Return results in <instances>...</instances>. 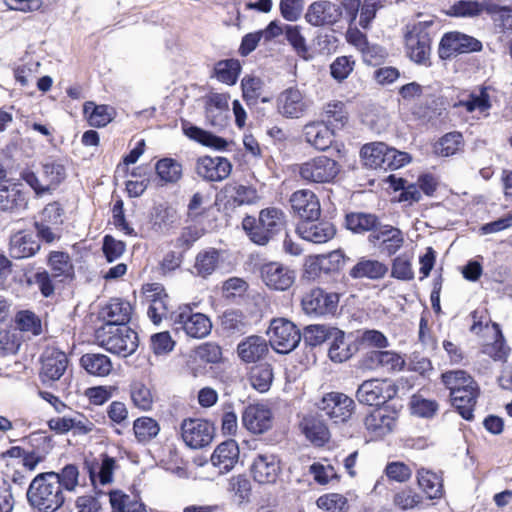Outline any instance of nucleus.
<instances>
[{
  "instance_id": "obj_1",
  "label": "nucleus",
  "mask_w": 512,
  "mask_h": 512,
  "mask_svg": "<svg viewBox=\"0 0 512 512\" xmlns=\"http://www.w3.org/2000/svg\"><path fill=\"white\" fill-rule=\"evenodd\" d=\"M26 497L29 505L37 512H55L65 502L54 471L38 474L30 483Z\"/></svg>"
},
{
  "instance_id": "obj_2",
  "label": "nucleus",
  "mask_w": 512,
  "mask_h": 512,
  "mask_svg": "<svg viewBox=\"0 0 512 512\" xmlns=\"http://www.w3.org/2000/svg\"><path fill=\"white\" fill-rule=\"evenodd\" d=\"M285 226V213L277 207L264 208L257 218L247 215L242 220V228L249 240L261 246L268 244Z\"/></svg>"
},
{
  "instance_id": "obj_3",
  "label": "nucleus",
  "mask_w": 512,
  "mask_h": 512,
  "mask_svg": "<svg viewBox=\"0 0 512 512\" xmlns=\"http://www.w3.org/2000/svg\"><path fill=\"white\" fill-rule=\"evenodd\" d=\"M96 337L101 347L124 358L133 354L138 347L137 333L127 325L102 327Z\"/></svg>"
},
{
  "instance_id": "obj_4",
  "label": "nucleus",
  "mask_w": 512,
  "mask_h": 512,
  "mask_svg": "<svg viewBox=\"0 0 512 512\" xmlns=\"http://www.w3.org/2000/svg\"><path fill=\"white\" fill-rule=\"evenodd\" d=\"M170 319L176 331L182 330L190 338H204L210 334L212 329L210 319L203 313L193 312L188 305L171 312Z\"/></svg>"
},
{
  "instance_id": "obj_5",
  "label": "nucleus",
  "mask_w": 512,
  "mask_h": 512,
  "mask_svg": "<svg viewBox=\"0 0 512 512\" xmlns=\"http://www.w3.org/2000/svg\"><path fill=\"white\" fill-rule=\"evenodd\" d=\"M431 25L430 22H419L405 36L407 55L417 64L430 65Z\"/></svg>"
},
{
  "instance_id": "obj_6",
  "label": "nucleus",
  "mask_w": 512,
  "mask_h": 512,
  "mask_svg": "<svg viewBox=\"0 0 512 512\" xmlns=\"http://www.w3.org/2000/svg\"><path fill=\"white\" fill-rule=\"evenodd\" d=\"M271 347L280 354L293 351L302 339V333L297 326L284 318L273 319L269 326Z\"/></svg>"
},
{
  "instance_id": "obj_7",
  "label": "nucleus",
  "mask_w": 512,
  "mask_h": 512,
  "mask_svg": "<svg viewBox=\"0 0 512 512\" xmlns=\"http://www.w3.org/2000/svg\"><path fill=\"white\" fill-rule=\"evenodd\" d=\"M30 192L20 181L12 179L0 181V211L19 214L28 209Z\"/></svg>"
},
{
  "instance_id": "obj_8",
  "label": "nucleus",
  "mask_w": 512,
  "mask_h": 512,
  "mask_svg": "<svg viewBox=\"0 0 512 512\" xmlns=\"http://www.w3.org/2000/svg\"><path fill=\"white\" fill-rule=\"evenodd\" d=\"M340 171L337 161L327 156H318L301 164L299 174L310 183H330Z\"/></svg>"
},
{
  "instance_id": "obj_9",
  "label": "nucleus",
  "mask_w": 512,
  "mask_h": 512,
  "mask_svg": "<svg viewBox=\"0 0 512 512\" xmlns=\"http://www.w3.org/2000/svg\"><path fill=\"white\" fill-rule=\"evenodd\" d=\"M483 48L480 40L459 31L447 32L443 35L438 49L441 59H448L457 54L479 52Z\"/></svg>"
},
{
  "instance_id": "obj_10",
  "label": "nucleus",
  "mask_w": 512,
  "mask_h": 512,
  "mask_svg": "<svg viewBox=\"0 0 512 512\" xmlns=\"http://www.w3.org/2000/svg\"><path fill=\"white\" fill-rule=\"evenodd\" d=\"M354 407L353 399L339 392L326 394L318 405L321 416L328 417L334 423L346 422L351 417Z\"/></svg>"
},
{
  "instance_id": "obj_11",
  "label": "nucleus",
  "mask_w": 512,
  "mask_h": 512,
  "mask_svg": "<svg viewBox=\"0 0 512 512\" xmlns=\"http://www.w3.org/2000/svg\"><path fill=\"white\" fill-rule=\"evenodd\" d=\"M339 302L337 293H328L316 288L308 292L301 301L304 312L308 315H334Z\"/></svg>"
},
{
  "instance_id": "obj_12",
  "label": "nucleus",
  "mask_w": 512,
  "mask_h": 512,
  "mask_svg": "<svg viewBox=\"0 0 512 512\" xmlns=\"http://www.w3.org/2000/svg\"><path fill=\"white\" fill-rule=\"evenodd\" d=\"M181 435L187 446L200 449L212 442L214 427L206 420L185 419L181 424Z\"/></svg>"
},
{
  "instance_id": "obj_13",
  "label": "nucleus",
  "mask_w": 512,
  "mask_h": 512,
  "mask_svg": "<svg viewBox=\"0 0 512 512\" xmlns=\"http://www.w3.org/2000/svg\"><path fill=\"white\" fill-rule=\"evenodd\" d=\"M395 390L386 380L370 379L359 385L356 391L357 400L369 406L385 403L392 398Z\"/></svg>"
},
{
  "instance_id": "obj_14",
  "label": "nucleus",
  "mask_w": 512,
  "mask_h": 512,
  "mask_svg": "<svg viewBox=\"0 0 512 512\" xmlns=\"http://www.w3.org/2000/svg\"><path fill=\"white\" fill-rule=\"evenodd\" d=\"M145 299L150 303L147 315L155 325H159L162 319L169 316V297L159 283H151L143 286Z\"/></svg>"
},
{
  "instance_id": "obj_15",
  "label": "nucleus",
  "mask_w": 512,
  "mask_h": 512,
  "mask_svg": "<svg viewBox=\"0 0 512 512\" xmlns=\"http://www.w3.org/2000/svg\"><path fill=\"white\" fill-rule=\"evenodd\" d=\"M368 240L374 246L378 244L380 253L392 256L402 248L404 235L399 228L381 223L376 233L369 235Z\"/></svg>"
},
{
  "instance_id": "obj_16",
  "label": "nucleus",
  "mask_w": 512,
  "mask_h": 512,
  "mask_svg": "<svg viewBox=\"0 0 512 512\" xmlns=\"http://www.w3.org/2000/svg\"><path fill=\"white\" fill-rule=\"evenodd\" d=\"M309 105L298 88L290 87L277 98V111L288 119H298L308 110Z\"/></svg>"
},
{
  "instance_id": "obj_17",
  "label": "nucleus",
  "mask_w": 512,
  "mask_h": 512,
  "mask_svg": "<svg viewBox=\"0 0 512 512\" xmlns=\"http://www.w3.org/2000/svg\"><path fill=\"white\" fill-rule=\"evenodd\" d=\"M196 173L199 177L209 182H219L226 179L231 171V162L224 157L204 156L200 157L196 163Z\"/></svg>"
},
{
  "instance_id": "obj_18",
  "label": "nucleus",
  "mask_w": 512,
  "mask_h": 512,
  "mask_svg": "<svg viewBox=\"0 0 512 512\" xmlns=\"http://www.w3.org/2000/svg\"><path fill=\"white\" fill-rule=\"evenodd\" d=\"M289 201L293 212L299 216L303 222L307 220H318L320 217V202L316 194L311 190H297L290 196Z\"/></svg>"
},
{
  "instance_id": "obj_19",
  "label": "nucleus",
  "mask_w": 512,
  "mask_h": 512,
  "mask_svg": "<svg viewBox=\"0 0 512 512\" xmlns=\"http://www.w3.org/2000/svg\"><path fill=\"white\" fill-rule=\"evenodd\" d=\"M342 18L341 6L327 0L312 3L305 14L306 21L312 26L332 25Z\"/></svg>"
},
{
  "instance_id": "obj_20",
  "label": "nucleus",
  "mask_w": 512,
  "mask_h": 512,
  "mask_svg": "<svg viewBox=\"0 0 512 512\" xmlns=\"http://www.w3.org/2000/svg\"><path fill=\"white\" fill-rule=\"evenodd\" d=\"M280 471V459L270 452L258 453L251 466L254 480L261 484L274 483Z\"/></svg>"
},
{
  "instance_id": "obj_21",
  "label": "nucleus",
  "mask_w": 512,
  "mask_h": 512,
  "mask_svg": "<svg viewBox=\"0 0 512 512\" xmlns=\"http://www.w3.org/2000/svg\"><path fill=\"white\" fill-rule=\"evenodd\" d=\"M244 427L254 434H262L272 427L270 408L264 404H250L242 413Z\"/></svg>"
},
{
  "instance_id": "obj_22",
  "label": "nucleus",
  "mask_w": 512,
  "mask_h": 512,
  "mask_svg": "<svg viewBox=\"0 0 512 512\" xmlns=\"http://www.w3.org/2000/svg\"><path fill=\"white\" fill-rule=\"evenodd\" d=\"M395 411L386 407L376 408L364 419L365 428L375 438H382L391 433L396 425Z\"/></svg>"
},
{
  "instance_id": "obj_23",
  "label": "nucleus",
  "mask_w": 512,
  "mask_h": 512,
  "mask_svg": "<svg viewBox=\"0 0 512 512\" xmlns=\"http://www.w3.org/2000/svg\"><path fill=\"white\" fill-rule=\"evenodd\" d=\"M261 277L268 287L279 291L290 288L295 280L294 271L278 262L264 264Z\"/></svg>"
},
{
  "instance_id": "obj_24",
  "label": "nucleus",
  "mask_w": 512,
  "mask_h": 512,
  "mask_svg": "<svg viewBox=\"0 0 512 512\" xmlns=\"http://www.w3.org/2000/svg\"><path fill=\"white\" fill-rule=\"evenodd\" d=\"M41 362L40 376L42 381H56L64 374L68 365V358L64 352L51 347L45 349Z\"/></svg>"
},
{
  "instance_id": "obj_25",
  "label": "nucleus",
  "mask_w": 512,
  "mask_h": 512,
  "mask_svg": "<svg viewBox=\"0 0 512 512\" xmlns=\"http://www.w3.org/2000/svg\"><path fill=\"white\" fill-rule=\"evenodd\" d=\"M317 220H307L298 224L297 233L299 236L315 244L326 243L331 240L336 233V229L331 222Z\"/></svg>"
},
{
  "instance_id": "obj_26",
  "label": "nucleus",
  "mask_w": 512,
  "mask_h": 512,
  "mask_svg": "<svg viewBox=\"0 0 512 512\" xmlns=\"http://www.w3.org/2000/svg\"><path fill=\"white\" fill-rule=\"evenodd\" d=\"M41 248L38 240L32 233L23 230L17 231L10 236L9 255L13 259H25L36 255Z\"/></svg>"
},
{
  "instance_id": "obj_27",
  "label": "nucleus",
  "mask_w": 512,
  "mask_h": 512,
  "mask_svg": "<svg viewBox=\"0 0 512 512\" xmlns=\"http://www.w3.org/2000/svg\"><path fill=\"white\" fill-rule=\"evenodd\" d=\"M132 307L129 302L119 298L111 299L99 312V318L106 324L104 327L125 326L131 317Z\"/></svg>"
},
{
  "instance_id": "obj_28",
  "label": "nucleus",
  "mask_w": 512,
  "mask_h": 512,
  "mask_svg": "<svg viewBox=\"0 0 512 512\" xmlns=\"http://www.w3.org/2000/svg\"><path fill=\"white\" fill-rule=\"evenodd\" d=\"M497 9L498 5L491 1L457 0L448 8L446 14L451 17L474 18L484 11L494 14Z\"/></svg>"
},
{
  "instance_id": "obj_29",
  "label": "nucleus",
  "mask_w": 512,
  "mask_h": 512,
  "mask_svg": "<svg viewBox=\"0 0 512 512\" xmlns=\"http://www.w3.org/2000/svg\"><path fill=\"white\" fill-rule=\"evenodd\" d=\"M303 135L307 143L318 150L328 149L334 138V130L321 121L307 123L303 127Z\"/></svg>"
},
{
  "instance_id": "obj_30",
  "label": "nucleus",
  "mask_w": 512,
  "mask_h": 512,
  "mask_svg": "<svg viewBox=\"0 0 512 512\" xmlns=\"http://www.w3.org/2000/svg\"><path fill=\"white\" fill-rule=\"evenodd\" d=\"M239 447L235 440H227L219 444L211 455V463L221 473L229 472L239 460Z\"/></svg>"
},
{
  "instance_id": "obj_31",
  "label": "nucleus",
  "mask_w": 512,
  "mask_h": 512,
  "mask_svg": "<svg viewBox=\"0 0 512 512\" xmlns=\"http://www.w3.org/2000/svg\"><path fill=\"white\" fill-rule=\"evenodd\" d=\"M268 351L269 348L266 339L258 335L246 337L237 346L239 358L246 363L261 360L266 356Z\"/></svg>"
},
{
  "instance_id": "obj_32",
  "label": "nucleus",
  "mask_w": 512,
  "mask_h": 512,
  "mask_svg": "<svg viewBox=\"0 0 512 512\" xmlns=\"http://www.w3.org/2000/svg\"><path fill=\"white\" fill-rule=\"evenodd\" d=\"M380 218L368 212H350L345 216V227L354 234L376 233L381 225Z\"/></svg>"
},
{
  "instance_id": "obj_33",
  "label": "nucleus",
  "mask_w": 512,
  "mask_h": 512,
  "mask_svg": "<svg viewBox=\"0 0 512 512\" xmlns=\"http://www.w3.org/2000/svg\"><path fill=\"white\" fill-rule=\"evenodd\" d=\"M305 437L315 446H324L330 439V432L322 419L316 416H306L300 423Z\"/></svg>"
},
{
  "instance_id": "obj_34",
  "label": "nucleus",
  "mask_w": 512,
  "mask_h": 512,
  "mask_svg": "<svg viewBox=\"0 0 512 512\" xmlns=\"http://www.w3.org/2000/svg\"><path fill=\"white\" fill-rule=\"evenodd\" d=\"M480 390L478 384L474 385L471 389L465 390L456 389V392L450 395L452 405L457 409L458 413L465 420H472L474 415V407L477 402Z\"/></svg>"
},
{
  "instance_id": "obj_35",
  "label": "nucleus",
  "mask_w": 512,
  "mask_h": 512,
  "mask_svg": "<svg viewBox=\"0 0 512 512\" xmlns=\"http://www.w3.org/2000/svg\"><path fill=\"white\" fill-rule=\"evenodd\" d=\"M47 265L54 279L60 282L72 280L75 276L74 266L68 253L51 251L47 259Z\"/></svg>"
},
{
  "instance_id": "obj_36",
  "label": "nucleus",
  "mask_w": 512,
  "mask_h": 512,
  "mask_svg": "<svg viewBox=\"0 0 512 512\" xmlns=\"http://www.w3.org/2000/svg\"><path fill=\"white\" fill-rule=\"evenodd\" d=\"M320 115L321 122H324L332 130L343 128L349 119L346 104L338 100L324 104Z\"/></svg>"
},
{
  "instance_id": "obj_37",
  "label": "nucleus",
  "mask_w": 512,
  "mask_h": 512,
  "mask_svg": "<svg viewBox=\"0 0 512 512\" xmlns=\"http://www.w3.org/2000/svg\"><path fill=\"white\" fill-rule=\"evenodd\" d=\"M101 457V463L96 461L91 463L88 461L85 462L89 478L93 485L96 484V481H99L101 485H106L113 480V471L116 464L115 459L106 454L101 455Z\"/></svg>"
},
{
  "instance_id": "obj_38",
  "label": "nucleus",
  "mask_w": 512,
  "mask_h": 512,
  "mask_svg": "<svg viewBox=\"0 0 512 512\" xmlns=\"http://www.w3.org/2000/svg\"><path fill=\"white\" fill-rule=\"evenodd\" d=\"M417 482L429 499H440L443 496V480L437 473L420 468L417 471Z\"/></svg>"
},
{
  "instance_id": "obj_39",
  "label": "nucleus",
  "mask_w": 512,
  "mask_h": 512,
  "mask_svg": "<svg viewBox=\"0 0 512 512\" xmlns=\"http://www.w3.org/2000/svg\"><path fill=\"white\" fill-rule=\"evenodd\" d=\"M80 364L88 374L98 377L109 375L113 368L110 358L100 353L82 355Z\"/></svg>"
},
{
  "instance_id": "obj_40",
  "label": "nucleus",
  "mask_w": 512,
  "mask_h": 512,
  "mask_svg": "<svg viewBox=\"0 0 512 512\" xmlns=\"http://www.w3.org/2000/svg\"><path fill=\"white\" fill-rule=\"evenodd\" d=\"M387 270L386 265L377 260L363 259L353 266L349 275L354 279H380L384 277Z\"/></svg>"
},
{
  "instance_id": "obj_41",
  "label": "nucleus",
  "mask_w": 512,
  "mask_h": 512,
  "mask_svg": "<svg viewBox=\"0 0 512 512\" xmlns=\"http://www.w3.org/2000/svg\"><path fill=\"white\" fill-rule=\"evenodd\" d=\"M328 342L330 343L328 356L331 361L342 363L353 355L352 348L345 341L344 332L338 328L332 330L331 339Z\"/></svg>"
},
{
  "instance_id": "obj_42",
  "label": "nucleus",
  "mask_w": 512,
  "mask_h": 512,
  "mask_svg": "<svg viewBox=\"0 0 512 512\" xmlns=\"http://www.w3.org/2000/svg\"><path fill=\"white\" fill-rule=\"evenodd\" d=\"M223 331L229 335L244 334L248 328L246 316L239 310H227L220 317Z\"/></svg>"
},
{
  "instance_id": "obj_43",
  "label": "nucleus",
  "mask_w": 512,
  "mask_h": 512,
  "mask_svg": "<svg viewBox=\"0 0 512 512\" xmlns=\"http://www.w3.org/2000/svg\"><path fill=\"white\" fill-rule=\"evenodd\" d=\"M455 106H461L467 112L472 113L476 110L485 112L491 108L490 96L488 88L481 86L471 91L466 99L460 100Z\"/></svg>"
},
{
  "instance_id": "obj_44",
  "label": "nucleus",
  "mask_w": 512,
  "mask_h": 512,
  "mask_svg": "<svg viewBox=\"0 0 512 512\" xmlns=\"http://www.w3.org/2000/svg\"><path fill=\"white\" fill-rule=\"evenodd\" d=\"M220 252L215 248H209L197 254L194 269L198 276L207 278L218 267Z\"/></svg>"
},
{
  "instance_id": "obj_45",
  "label": "nucleus",
  "mask_w": 512,
  "mask_h": 512,
  "mask_svg": "<svg viewBox=\"0 0 512 512\" xmlns=\"http://www.w3.org/2000/svg\"><path fill=\"white\" fill-rule=\"evenodd\" d=\"M84 114L88 116L89 123L94 127H104L110 123L114 117V109L108 105H96L88 101L84 104Z\"/></svg>"
},
{
  "instance_id": "obj_46",
  "label": "nucleus",
  "mask_w": 512,
  "mask_h": 512,
  "mask_svg": "<svg viewBox=\"0 0 512 512\" xmlns=\"http://www.w3.org/2000/svg\"><path fill=\"white\" fill-rule=\"evenodd\" d=\"M184 132L189 138L204 146L215 148L217 150H225L228 145V142L224 138L216 136L197 126L191 125L189 127H185Z\"/></svg>"
},
{
  "instance_id": "obj_47",
  "label": "nucleus",
  "mask_w": 512,
  "mask_h": 512,
  "mask_svg": "<svg viewBox=\"0 0 512 512\" xmlns=\"http://www.w3.org/2000/svg\"><path fill=\"white\" fill-rule=\"evenodd\" d=\"M176 220V211L171 207L157 206L151 214L152 229L159 233H165L171 229Z\"/></svg>"
},
{
  "instance_id": "obj_48",
  "label": "nucleus",
  "mask_w": 512,
  "mask_h": 512,
  "mask_svg": "<svg viewBox=\"0 0 512 512\" xmlns=\"http://www.w3.org/2000/svg\"><path fill=\"white\" fill-rule=\"evenodd\" d=\"M442 382L447 389H449L450 395L456 392V389H471L477 384V382L464 370H452L443 373Z\"/></svg>"
},
{
  "instance_id": "obj_49",
  "label": "nucleus",
  "mask_w": 512,
  "mask_h": 512,
  "mask_svg": "<svg viewBox=\"0 0 512 512\" xmlns=\"http://www.w3.org/2000/svg\"><path fill=\"white\" fill-rule=\"evenodd\" d=\"M251 386L260 393L267 392L273 381V370L269 364L254 366L249 374Z\"/></svg>"
},
{
  "instance_id": "obj_50",
  "label": "nucleus",
  "mask_w": 512,
  "mask_h": 512,
  "mask_svg": "<svg viewBox=\"0 0 512 512\" xmlns=\"http://www.w3.org/2000/svg\"><path fill=\"white\" fill-rule=\"evenodd\" d=\"M387 151V145L383 142H375L365 144L360 151L361 157L363 158L365 165L374 168L381 169L385 162V153Z\"/></svg>"
},
{
  "instance_id": "obj_51",
  "label": "nucleus",
  "mask_w": 512,
  "mask_h": 512,
  "mask_svg": "<svg viewBox=\"0 0 512 512\" xmlns=\"http://www.w3.org/2000/svg\"><path fill=\"white\" fill-rule=\"evenodd\" d=\"M133 430L139 442L148 443L159 434L160 426L153 418L140 417L134 421Z\"/></svg>"
},
{
  "instance_id": "obj_52",
  "label": "nucleus",
  "mask_w": 512,
  "mask_h": 512,
  "mask_svg": "<svg viewBox=\"0 0 512 512\" xmlns=\"http://www.w3.org/2000/svg\"><path fill=\"white\" fill-rule=\"evenodd\" d=\"M214 70L220 82L234 85L241 71V65L236 59L221 60L215 65Z\"/></svg>"
},
{
  "instance_id": "obj_53",
  "label": "nucleus",
  "mask_w": 512,
  "mask_h": 512,
  "mask_svg": "<svg viewBox=\"0 0 512 512\" xmlns=\"http://www.w3.org/2000/svg\"><path fill=\"white\" fill-rule=\"evenodd\" d=\"M332 330H335V328L325 325H309L304 328L302 338L304 343L308 346H320L323 343L330 341Z\"/></svg>"
},
{
  "instance_id": "obj_54",
  "label": "nucleus",
  "mask_w": 512,
  "mask_h": 512,
  "mask_svg": "<svg viewBox=\"0 0 512 512\" xmlns=\"http://www.w3.org/2000/svg\"><path fill=\"white\" fill-rule=\"evenodd\" d=\"M155 170L165 183H176L182 176V166L172 158H163L156 163Z\"/></svg>"
},
{
  "instance_id": "obj_55",
  "label": "nucleus",
  "mask_w": 512,
  "mask_h": 512,
  "mask_svg": "<svg viewBox=\"0 0 512 512\" xmlns=\"http://www.w3.org/2000/svg\"><path fill=\"white\" fill-rule=\"evenodd\" d=\"M243 98L249 107L258 103L262 95L263 81L257 77H245L241 82Z\"/></svg>"
},
{
  "instance_id": "obj_56",
  "label": "nucleus",
  "mask_w": 512,
  "mask_h": 512,
  "mask_svg": "<svg viewBox=\"0 0 512 512\" xmlns=\"http://www.w3.org/2000/svg\"><path fill=\"white\" fill-rule=\"evenodd\" d=\"M42 177L53 192L66 177L65 167L57 162H46L42 165Z\"/></svg>"
},
{
  "instance_id": "obj_57",
  "label": "nucleus",
  "mask_w": 512,
  "mask_h": 512,
  "mask_svg": "<svg viewBox=\"0 0 512 512\" xmlns=\"http://www.w3.org/2000/svg\"><path fill=\"white\" fill-rule=\"evenodd\" d=\"M130 396L133 404L141 410H149L153 404L150 389L141 382H133L130 386Z\"/></svg>"
},
{
  "instance_id": "obj_58",
  "label": "nucleus",
  "mask_w": 512,
  "mask_h": 512,
  "mask_svg": "<svg viewBox=\"0 0 512 512\" xmlns=\"http://www.w3.org/2000/svg\"><path fill=\"white\" fill-rule=\"evenodd\" d=\"M462 140V134L459 132L447 133L435 145V152L444 157L452 156L460 149Z\"/></svg>"
},
{
  "instance_id": "obj_59",
  "label": "nucleus",
  "mask_w": 512,
  "mask_h": 512,
  "mask_svg": "<svg viewBox=\"0 0 512 512\" xmlns=\"http://www.w3.org/2000/svg\"><path fill=\"white\" fill-rule=\"evenodd\" d=\"M226 191L238 206L252 204L258 197L256 190L251 186L229 184L226 186Z\"/></svg>"
},
{
  "instance_id": "obj_60",
  "label": "nucleus",
  "mask_w": 512,
  "mask_h": 512,
  "mask_svg": "<svg viewBox=\"0 0 512 512\" xmlns=\"http://www.w3.org/2000/svg\"><path fill=\"white\" fill-rule=\"evenodd\" d=\"M284 33L286 40L293 47L297 55L303 59H308L306 40L300 32L299 26L285 25Z\"/></svg>"
},
{
  "instance_id": "obj_61",
  "label": "nucleus",
  "mask_w": 512,
  "mask_h": 512,
  "mask_svg": "<svg viewBox=\"0 0 512 512\" xmlns=\"http://www.w3.org/2000/svg\"><path fill=\"white\" fill-rule=\"evenodd\" d=\"M355 60L352 56H339L330 65V74L333 79L342 82L352 73Z\"/></svg>"
},
{
  "instance_id": "obj_62",
  "label": "nucleus",
  "mask_w": 512,
  "mask_h": 512,
  "mask_svg": "<svg viewBox=\"0 0 512 512\" xmlns=\"http://www.w3.org/2000/svg\"><path fill=\"white\" fill-rule=\"evenodd\" d=\"M316 503L320 509L326 512H346L348 509L347 499L338 493L320 496Z\"/></svg>"
},
{
  "instance_id": "obj_63",
  "label": "nucleus",
  "mask_w": 512,
  "mask_h": 512,
  "mask_svg": "<svg viewBox=\"0 0 512 512\" xmlns=\"http://www.w3.org/2000/svg\"><path fill=\"white\" fill-rule=\"evenodd\" d=\"M16 324L21 331L39 335L42 332L41 320L31 311H20L16 315Z\"/></svg>"
},
{
  "instance_id": "obj_64",
  "label": "nucleus",
  "mask_w": 512,
  "mask_h": 512,
  "mask_svg": "<svg viewBox=\"0 0 512 512\" xmlns=\"http://www.w3.org/2000/svg\"><path fill=\"white\" fill-rule=\"evenodd\" d=\"M79 470L74 464H68L60 472H56V479L61 489L72 492L78 486Z\"/></svg>"
}]
</instances>
